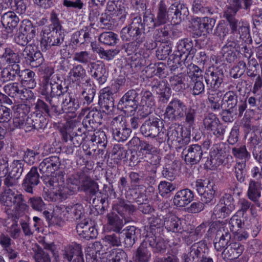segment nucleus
Wrapping results in <instances>:
<instances>
[{"label":"nucleus","mask_w":262,"mask_h":262,"mask_svg":"<svg viewBox=\"0 0 262 262\" xmlns=\"http://www.w3.org/2000/svg\"><path fill=\"white\" fill-rule=\"evenodd\" d=\"M196 50L193 48L192 40L189 38H184L177 43V51L170 56L168 64L171 71H175L182 66V61L192 59Z\"/></svg>","instance_id":"nucleus-1"},{"label":"nucleus","mask_w":262,"mask_h":262,"mask_svg":"<svg viewBox=\"0 0 262 262\" xmlns=\"http://www.w3.org/2000/svg\"><path fill=\"white\" fill-rule=\"evenodd\" d=\"M208 233H215L214 239V248L217 251L224 250L222 254L226 256L227 253L229 252L228 245L230 243L231 238L229 229L222 223L215 222L210 224Z\"/></svg>","instance_id":"nucleus-2"},{"label":"nucleus","mask_w":262,"mask_h":262,"mask_svg":"<svg viewBox=\"0 0 262 262\" xmlns=\"http://www.w3.org/2000/svg\"><path fill=\"white\" fill-rule=\"evenodd\" d=\"M0 201L6 206L14 205L15 209L18 212H25L29 209L24 196L14 188L5 189L2 194Z\"/></svg>","instance_id":"nucleus-3"},{"label":"nucleus","mask_w":262,"mask_h":262,"mask_svg":"<svg viewBox=\"0 0 262 262\" xmlns=\"http://www.w3.org/2000/svg\"><path fill=\"white\" fill-rule=\"evenodd\" d=\"M14 116L12 123L10 124L11 130L16 128L24 130L26 132H30L29 128L30 117L28 114L30 112V107L26 104H20L13 107Z\"/></svg>","instance_id":"nucleus-4"},{"label":"nucleus","mask_w":262,"mask_h":262,"mask_svg":"<svg viewBox=\"0 0 262 262\" xmlns=\"http://www.w3.org/2000/svg\"><path fill=\"white\" fill-rule=\"evenodd\" d=\"M165 6L160 4V2L158 4L156 18L150 11H146L143 15V28L146 27L149 30H153L156 27L166 24L167 21Z\"/></svg>","instance_id":"nucleus-5"},{"label":"nucleus","mask_w":262,"mask_h":262,"mask_svg":"<svg viewBox=\"0 0 262 262\" xmlns=\"http://www.w3.org/2000/svg\"><path fill=\"white\" fill-rule=\"evenodd\" d=\"M160 4L165 5L166 21L169 19V16H171V20L174 24H180L189 14L187 7L183 3L176 2L170 5L167 0H161Z\"/></svg>","instance_id":"nucleus-6"},{"label":"nucleus","mask_w":262,"mask_h":262,"mask_svg":"<svg viewBox=\"0 0 262 262\" xmlns=\"http://www.w3.org/2000/svg\"><path fill=\"white\" fill-rule=\"evenodd\" d=\"M140 89L128 91L121 98L118 104V108L125 115H130L134 113L139 105Z\"/></svg>","instance_id":"nucleus-7"},{"label":"nucleus","mask_w":262,"mask_h":262,"mask_svg":"<svg viewBox=\"0 0 262 262\" xmlns=\"http://www.w3.org/2000/svg\"><path fill=\"white\" fill-rule=\"evenodd\" d=\"M235 210L234 200L230 193H225L215 206L212 217L214 219H224L229 217Z\"/></svg>","instance_id":"nucleus-8"},{"label":"nucleus","mask_w":262,"mask_h":262,"mask_svg":"<svg viewBox=\"0 0 262 262\" xmlns=\"http://www.w3.org/2000/svg\"><path fill=\"white\" fill-rule=\"evenodd\" d=\"M143 25L140 16L135 17L128 27H124L121 31V37L125 40H137L143 42L144 39L142 32Z\"/></svg>","instance_id":"nucleus-9"},{"label":"nucleus","mask_w":262,"mask_h":262,"mask_svg":"<svg viewBox=\"0 0 262 262\" xmlns=\"http://www.w3.org/2000/svg\"><path fill=\"white\" fill-rule=\"evenodd\" d=\"M111 125L113 138L116 141H126L129 137L131 130L127 127L126 121L123 116L119 115L114 118Z\"/></svg>","instance_id":"nucleus-10"},{"label":"nucleus","mask_w":262,"mask_h":262,"mask_svg":"<svg viewBox=\"0 0 262 262\" xmlns=\"http://www.w3.org/2000/svg\"><path fill=\"white\" fill-rule=\"evenodd\" d=\"M36 35V29L29 20H24L20 28L14 36V40L17 45L25 46Z\"/></svg>","instance_id":"nucleus-11"},{"label":"nucleus","mask_w":262,"mask_h":262,"mask_svg":"<svg viewBox=\"0 0 262 262\" xmlns=\"http://www.w3.org/2000/svg\"><path fill=\"white\" fill-rule=\"evenodd\" d=\"M186 103L178 98H173L167 105L165 116L171 121L180 120L184 117Z\"/></svg>","instance_id":"nucleus-12"},{"label":"nucleus","mask_w":262,"mask_h":262,"mask_svg":"<svg viewBox=\"0 0 262 262\" xmlns=\"http://www.w3.org/2000/svg\"><path fill=\"white\" fill-rule=\"evenodd\" d=\"M167 142L181 148L190 142V137L183 135V128L177 125H171L167 132Z\"/></svg>","instance_id":"nucleus-13"},{"label":"nucleus","mask_w":262,"mask_h":262,"mask_svg":"<svg viewBox=\"0 0 262 262\" xmlns=\"http://www.w3.org/2000/svg\"><path fill=\"white\" fill-rule=\"evenodd\" d=\"M224 72L219 67H210L206 70L204 79L209 90H217L223 82Z\"/></svg>","instance_id":"nucleus-14"},{"label":"nucleus","mask_w":262,"mask_h":262,"mask_svg":"<svg viewBox=\"0 0 262 262\" xmlns=\"http://www.w3.org/2000/svg\"><path fill=\"white\" fill-rule=\"evenodd\" d=\"M59 82H61V81L60 79V77L57 75L52 76L50 82L47 81L42 82L41 94L45 95L46 97H50L52 99L56 96L60 97L61 96L63 97V94L66 91L62 92V86Z\"/></svg>","instance_id":"nucleus-15"},{"label":"nucleus","mask_w":262,"mask_h":262,"mask_svg":"<svg viewBox=\"0 0 262 262\" xmlns=\"http://www.w3.org/2000/svg\"><path fill=\"white\" fill-rule=\"evenodd\" d=\"M83 208L79 204L71 206L61 205L57 207L56 211L63 220L72 222L82 219L84 216Z\"/></svg>","instance_id":"nucleus-16"},{"label":"nucleus","mask_w":262,"mask_h":262,"mask_svg":"<svg viewBox=\"0 0 262 262\" xmlns=\"http://www.w3.org/2000/svg\"><path fill=\"white\" fill-rule=\"evenodd\" d=\"M81 181L78 176H71L67 179L66 185L63 188H59L58 192H54L56 198H52V201H55L56 199L65 200L67 198V194H72L80 190Z\"/></svg>","instance_id":"nucleus-17"},{"label":"nucleus","mask_w":262,"mask_h":262,"mask_svg":"<svg viewBox=\"0 0 262 262\" xmlns=\"http://www.w3.org/2000/svg\"><path fill=\"white\" fill-rule=\"evenodd\" d=\"M62 31L42 30L41 45L46 50L53 46H60L64 41Z\"/></svg>","instance_id":"nucleus-18"},{"label":"nucleus","mask_w":262,"mask_h":262,"mask_svg":"<svg viewBox=\"0 0 262 262\" xmlns=\"http://www.w3.org/2000/svg\"><path fill=\"white\" fill-rule=\"evenodd\" d=\"M151 90L158 95V100L162 103H166L171 95V89L166 80L154 79L151 82Z\"/></svg>","instance_id":"nucleus-19"},{"label":"nucleus","mask_w":262,"mask_h":262,"mask_svg":"<svg viewBox=\"0 0 262 262\" xmlns=\"http://www.w3.org/2000/svg\"><path fill=\"white\" fill-rule=\"evenodd\" d=\"M62 106L65 113H71V117H75L76 116L75 112L80 107L77 95L72 92L66 91L63 94Z\"/></svg>","instance_id":"nucleus-20"},{"label":"nucleus","mask_w":262,"mask_h":262,"mask_svg":"<svg viewBox=\"0 0 262 262\" xmlns=\"http://www.w3.org/2000/svg\"><path fill=\"white\" fill-rule=\"evenodd\" d=\"M78 235L86 240L96 238L98 232L93 223L89 219H84L76 226Z\"/></svg>","instance_id":"nucleus-21"},{"label":"nucleus","mask_w":262,"mask_h":262,"mask_svg":"<svg viewBox=\"0 0 262 262\" xmlns=\"http://www.w3.org/2000/svg\"><path fill=\"white\" fill-rule=\"evenodd\" d=\"M182 155L187 164L194 165L198 163L202 158L203 150L201 146L193 144L183 149Z\"/></svg>","instance_id":"nucleus-22"},{"label":"nucleus","mask_w":262,"mask_h":262,"mask_svg":"<svg viewBox=\"0 0 262 262\" xmlns=\"http://www.w3.org/2000/svg\"><path fill=\"white\" fill-rule=\"evenodd\" d=\"M162 121L157 118H150L146 120L140 127L141 133L145 137L155 138L160 133V125Z\"/></svg>","instance_id":"nucleus-23"},{"label":"nucleus","mask_w":262,"mask_h":262,"mask_svg":"<svg viewBox=\"0 0 262 262\" xmlns=\"http://www.w3.org/2000/svg\"><path fill=\"white\" fill-rule=\"evenodd\" d=\"M89 68L92 77L99 84L104 83L107 78L104 63L101 61L89 63Z\"/></svg>","instance_id":"nucleus-24"},{"label":"nucleus","mask_w":262,"mask_h":262,"mask_svg":"<svg viewBox=\"0 0 262 262\" xmlns=\"http://www.w3.org/2000/svg\"><path fill=\"white\" fill-rule=\"evenodd\" d=\"M60 165V160L57 156L47 158L39 164L40 172L45 176L49 177L57 170Z\"/></svg>","instance_id":"nucleus-25"},{"label":"nucleus","mask_w":262,"mask_h":262,"mask_svg":"<svg viewBox=\"0 0 262 262\" xmlns=\"http://www.w3.org/2000/svg\"><path fill=\"white\" fill-rule=\"evenodd\" d=\"M37 167L33 166L23 180L22 183L23 189L28 193L33 194V188L40 182Z\"/></svg>","instance_id":"nucleus-26"},{"label":"nucleus","mask_w":262,"mask_h":262,"mask_svg":"<svg viewBox=\"0 0 262 262\" xmlns=\"http://www.w3.org/2000/svg\"><path fill=\"white\" fill-rule=\"evenodd\" d=\"M62 257L69 261L73 258V261L78 260V262H84L81 246L77 243H72L66 246L62 250Z\"/></svg>","instance_id":"nucleus-27"},{"label":"nucleus","mask_w":262,"mask_h":262,"mask_svg":"<svg viewBox=\"0 0 262 262\" xmlns=\"http://www.w3.org/2000/svg\"><path fill=\"white\" fill-rule=\"evenodd\" d=\"M247 107V101L240 100L238 105V110L229 109L227 108H222L221 116L223 121L225 122H232L236 115L239 117L242 116L244 112Z\"/></svg>","instance_id":"nucleus-28"},{"label":"nucleus","mask_w":262,"mask_h":262,"mask_svg":"<svg viewBox=\"0 0 262 262\" xmlns=\"http://www.w3.org/2000/svg\"><path fill=\"white\" fill-rule=\"evenodd\" d=\"M194 198L193 192L186 188L178 191L173 198V205L178 207L182 208L188 205Z\"/></svg>","instance_id":"nucleus-29"},{"label":"nucleus","mask_w":262,"mask_h":262,"mask_svg":"<svg viewBox=\"0 0 262 262\" xmlns=\"http://www.w3.org/2000/svg\"><path fill=\"white\" fill-rule=\"evenodd\" d=\"M113 209L123 219L125 223L130 221V215L135 211L136 207L127 201L120 200L114 205Z\"/></svg>","instance_id":"nucleus-30"},{"label":"nucleus","mask_w":262,"mask_h":262,"mask_svg":"<svg viewBox=\"0 0 262 262\" xmlns=\"http://www.w3.org/2000/svg\"><path fill=\"white\" fill-rule=\"evenodd\" d=\"M86 77V71L81 64L74 65L68 73L69 80L80 87L84 83Z\"/></svg>","instance_id":"nucleus-31"},{"label":"nucleus","mask_w":262,"mask_h":262,"mask_svg":"<svg viewBox=\"0 0 262 262\" xmlns=\"http://www.w3.org/2000/svg\"><path fill=\"white\" fill-rule=\"evenodd\" d=\"M3 90L5 93L12 98H19L21 100L27 99L25 95L27 90L18 82H12L5 85Z\"/></svg>","instance_id":"nucleus-32"},{"label":"nucleus","mask_w":262,"mask_h":262,"mask_svg":"<svg viewBox=\"0 0 262 262\" xmlns=\"http://www.w3.org/2000/svg\"><path fill=\"white\" fill-rule=\"evenodd\" d=\"M229 5L224 10L223 17L227 21L231 23L236 22V15L237 12L242 8L241 0H227Z\"/></svg>","instance_id":"nucleus-33"},{"label":"nucleus","mask_w":262,"mask_h":262,"mask_svg":"<svg viewBox=\"0 0 262 262\" xmlns=\"http://www.w3.org/2000/svg\"><path fill=\"white\" fill-rule=\"evenodd\" d=\"M203 250H207L206 245L201 243H194L190 247L189 252L184 254V262H198L199 257L203 253Z\"/></svg>","instance_id":"nucleus-34"},{"label":"nucleus","mask_w":262,"mask_h":262,"mask_svg":"<svg viewBox=\"0 0 262 262\" xmlns=\"http://www.w3.org/2000/svg\"><path fill=\"white\" fill-rule=\"evenodd\" d=\"M20 67L18 64H12L3 69L0 73L1 85L4 83L15 80L18 77Z\"/></svg>","instance_id":"nucleus-35"},{"label":"nucleus","mask_w":262,"mask_h":262,"mask_svg":"<svg viewBox=\"0 0 262 262\" xmlns=\"http://www.w3.org/2000/svg\"><path fill=\"white\" fill-rule=\"evenodd\" d=\"M235 20L236 22L232 23L230 21H227L231 33L235 34L238 31L240 38L243 39L248 38L250 36L248 25L246 23L243 21H239L237 18H235Z\"/></svg>","instance_id":"nucleus-36"},{"label":"nucleus","mask_w":262,"mask_h":262,"mask_svg":"<svg viewBox=\"0 0 262 262\" xmlns=\"http://www.w3.org/2000/svg\"><path fill=\"white\" fill-rule=\"evenodd\" d=\"M236 46L235 41L228 40L222 48L221 53L223 57L229 63L234 62L237 58L236 51L237 49L236 48Z\"/></svg>","instance_id":"nucleus-37"},{"label":"nucleus","mask_w":262,"mask_h":262,"mask_svg":"<svg viewBox=\"0 0 262 262\" xmlns=\"http://www.w3.org/2000/svg\"><path fill=\"white\" fill-rule=\"evenodd\" d=\"M80 179V190L90 195H95L99 190L98 184L88 176L82 177Z\"/></svg>","instance_id":"nucleus-38"},{"label":"nucleus","mask_w":262,"mask_h":262,"mask_svg":"<svg viewBox=\"0 0 262 262\" xmlns=\"http://www.w3.org/2000/svg\"><path fill=\"white\" fill-rule=\"evenodd\" d=\"M35 76V73L30 70L26 69L23 71L20 70L18 77V80L22 85H24L29 89H33L36 84Z\"/></svg>","instance_id":"nucleus-39"},{"label":"nucleus","mask_w":262,"mask_h":262,"mask_svg":"<svg viewBox=\"0 0 262 262\" xmlns=\"http://www.w3.org/2000/svg\"><path fill=\"white\" fill-rule=\"evenodd\" d=\"M63 137L66 142H67L69 138L74 147H79L87 137L86 131L81 128H78L71 134H63Z\"/></svg>","instance_id":"nucleus-40"},{"label":"nucleus","mask_w":262,"mask_h":262,"mask_svg":"<svg viewBox=\"0 0 262 262\" xmlns=\"http://www.w3.org/2000/svg\"><path fill=\"white\" fill-rule=\"evenodd\" d=\"M151 258V252L147 248V244L145 242L141 243L133 255L135 262H149Z\"/></svg>","instance_id":"nucleus-41"},{"label":"nucleus","mask_w":262,"mask_h":262,"mask_svg":"<svg viewBox=\"0 0 262 262\" xmlns=\"http://www.w3.org/2000/svg\"><path fill=\"white\" fill-rule=\"evenodd\" d=\"M107 224L110 229L115 232L122 231L124 225L126 223L116 213L111 212L106 215Z\"/></svg>","instance_id":"nucleus-42"},{"label":"nucleus","mask_w":262,"mask_h":262,"mask_svg":"<svg viewBox=\"0 0 262 262\" xmlns=\"http://www.w3.org/2000/svg\"><path fill=\"white\" fill-rule=\"evenodd\" d=\"M221 97L222 95L219 91L211 90L208 92L209 107L212 111L217 112L222 108V102L220 103Z\"/></svg>","instance_id":"nucleus-43"},{"label":"nucleus","mask_w":262,"mask_h":262,"mask_svg":"<svg viewBox=\"0 0 262 262\" xmlns=\"http://www.w3.org/2000/svg\"><path fill=\"white\" fill-rule=\"evenodd\" d=\"M222 108L238 110V96L234 91H228L223 96L222 99Z\"/></svg>","instance_id":"nucleus-44"},{"label":"nucleus","mask_w":262,"mask_h":262,"mask_svg":"<svg viewBox=\"0 0 262 262\" xmlns=\"http://www.w3.org/2000/svg\"><path fill=\"white\" fill-rule=\"evenodd\" d=\"M138 231L139 230L134 226H127L122 230V234L125 236L123 242L126 247L130 248L135 243L137 239Z\"/></svg>","instance_id":"nucleus-45"},{"label":"nucleus","mask_w":262,"mask_h":262,"mask_svg":"<svg viewBox=\"0 0 262 262\" xmlns=\"http://www.w3.org/2000/svg\"><path fill=\"white\" fill-rule=\"evenodd\" d=\"M99 104L107 114H112L114 111V98L112 95L103 93L99 97Z\"/></svg>","instance_id":"nucleus-46"},{"label":"nucleus","mask_w":262,"mask_h":262,"mask_svg":"<svg viewBox=\"0 0 262 262\" xmlns=\"http://www.w3.org/2000/svg\"><path fill=\"white\" fill-rule=\"evenodd\" d=\"M45 100L50 105L47 114V116L49 117L57 118L65 113L62 106L60 108L59 106V101L58 100L52 99L49 96L46 97Z\"/></svg>","instance_id":"nucleus-47"},{"label":"nucleus","mask_w":262,"mask_h":262,"mask_svg":"<svg viewBox=\"0 0 262 262\" xmlns=\"http://www.w3.org/2000/svg\"><path fill=\"white\" fill-rule=\"evenodd\" d=\"M163 225L168 231L178 232L182 229L181 221L174 215H170L166 217Z\"/></svg>","instance_id":"nucleus-48"},{"label":"nucleus","mask_w":262,"mask_h":262,"mask_svg":"<svg viewBox=\"0 0 262 262\" xmlns=\"http://www.w3.org/2000/svg\"><path fill=\"white\" fill-rule=\"evenodd\" d=\"M101 113L97 109L90 111L84 117L83 123L87 126L88 124L92 128L96 125H100L102 123Z\"/></svg>","instance_id":"nucleus-49"},{"label":"nucleus","mask_w":262,"mask_h":262,"mask_svg":"<svg viewBox=\"0 0 262 262\" xmlns=\"http://www.w3.org/2000/svg\"><path fill=\"white\" fill-rule=\"evenodd\" d=\"M261 189V184L260 182L250 180L247 191L248 198L253 202H257L260 197Z\"/></svg>","instance_id":"nucleus-50"},{"label":"nucleus","mask_w":262,"mask_h":262,"mask_svg":"<svg viewBox=\"0 0 262 262\" xmlns=\"http://www.w3.org/2000/svg\"><path fill=\"white\" fill-rule=\"evenodd\" d=\"M226 145L220 142L213 145L210 152V156L216 158L219 162L223 163L226 156Z\"/></svg>","instance_id":"nucleus-51"},{"label":"nucleus","mask_w":262,"mask_h":262,"mask_svg":"<svg viewBox=\"0 0 262 262\" xmlns=\"http://www.w3.org/2000/svg\"><path fill=\"white\" fill-rule=\"evenodd\" d=\"M29 121V128H31L30 131L34 129H39L45 128L48 122L45 117L40 114L31 115Z\"/></svg>","instance_id":"nucleus-52"},{"label":"nucleus","mask_w":262,"mask_h":262,"mask_svg":"<svg viewBox=\"0 0 262 262\" xmlns=\"http://www.w3.org/2000/svg\"><path fill=\"white\" fill-rule=\"evenodd\" d=\"M147 241L150 246L153 249L154 252L162 253L166 248L165 241L160 237L151 234L148 236Z\"/></svg>","instance_id":"nucleus-53"},{"label":"nucleus","mask_w":262,"mask_h":262,"mask_svg":"<svg viewBox=\"0 0 262 262\" xmlns=\"http://www.w3.org/2000/svg\"><path fill=\"white\" fill-rule=\"evenodd\" d=\"M81 88L83 89L82 95L85 101L87 104H90L93 101L96 93L95 89L91 83L90 79H86L84 83L81 84Z\"/></svg>","instance_id":"nucleus-54"},{"label":"nucleus","mask_w":262,"mask_h":262,"mask_svg":"<svg viewBox=\"0 0 262 262\" xmlns=\"http://www.w3.org/2000/svg\"><path fill=\"white\" fill-rule=\"evenodd\" d=\"M19 19L13 11L5 13L2 17V23L3 26L13 29L17 27Z\"/></svg>","instance_id":"nucleus-55"},{"label":"nucleus","mask_w":262,"mask_h":262,"mask_svg":"<svg viewBox=\"0 0 262 262\" xmlns=\"http://www.w3.org/2000/svg\"><path fill=\"white\" fill-rule=\"evenodd\" d=\"M185 79V77L182 73L174 75L169 78L170 85L177 92L182 91L186 88Z\"/></svg>","instance_id":"nucleus-56"},{"label":"nucleus","mask_w":262,"mask_h":262,"mask_svg":"<svg viewBox=\"0 0 262 262\" xmlns=\"http://www.w3.org/2000/svg\"><path fill=\"white\" fill-rule=\"evenodd\" d=\"M215 19L208 17H203L199 24V29L204 35L212 32V29L215 24Z\"/></svg>","instance_id":"nucleus-57"},{"label":"nucleus","mask_w":262,"mask_h":262,"mask_svg":"<svg viewBox=\"0 0 262 262\" xmlns=\"http://www.w3.org/2000/svg\"><path fill=\"white\" fill-rule=\"evenodd\" d=\"M50 21L51 24L46 26L43 30L57 31H62L63 30L60 20L58 17V14L54 10L52 11L50 13Z\"/></svg>","instance_id":"nucleus-58"},{"label":"nucleus","mask_w":262,"mask_h":262,"mask_svg":"<svg viewBox=\"0 0 262 262\" xmlns=\"http://www.w3.org/2000/svg\"><path fill=\"white\" fill-rule=\"evenodd\" d=\"M99 40L104 45L112 46L118 40V35L113 32H104L99 35Z\"/></svg>","instance_id":"nucleus-59"},{"label":"nucleus","mask_w":262,"mask_h":262,"mask_svg":"<svg viewBox=\"0 0 262 262\" xmlns=\"http://www.w3.org/2000/svg\"><path fill=\"white\" fill-rule=\"evenodd\" d=\"M11 11L19 14L25 13L27 9L26 0H8Z\"/></svg>","instance_id":"nucleus-60"},{"label":"nucleus","mask_w":262,"mask_h":262,"mask_svg":"<svg viewBox=\"0 0 262 262\" xmlns=\"http://www.w3.org/2000/svg\"><path fill=\"white\" fill-rule=\"evenodd\" d=\"M191 79L193 83L192 89V94L193 95H198L203 93L205 90L203 77L192 76Z\"/></svg>","instance_id":"nucleus-61"},{"label":"nucleus","mask_w":262,"mask_h":262,"mask_svg":"<svg viewBox=\"0 0 262 262\" xmlns=\"http://www.w3.org/2000/svg\"><path fill=\"white\" fill-rule=\"evenodd\" d=\"M235 176L237 180L243 183L245 180L246 175L245 161L237 162L234 166Z\"/></svg>","instance_id":"nucleus-62"},{"label":"nucleus","mask_w":262,"mask_h":262,"mask_svg":"<svg viewBox=\"0 0 262 262\" xmlns=\"http://www.w3.org/2000/svg\"><path fill=\"white\" fill-rule=\"evenodd\" d=\"M124 234H122V231H120V232H115L105 236L104 239L112 246L119 247L121 246L122 240Z\"/></svg>","instance_id":"nucleus-63"},{"label":"nucleus","mask_w":262,"mask_h":262,"mask_svg":"<svg viewBox=\"0 0 262 262\" xmlns=\"http://www.w3.org/2000/svg\"><path fill=\"white\" fill-rule=\"evenodd\" d=\"M220 120L216 115L209 113L203 119V125L205 128L211 132Z\"/></svg>","instance_id":"nucleus-64"}]
</instances>
